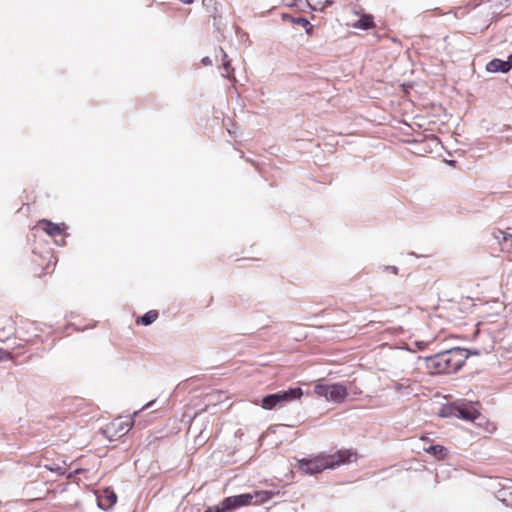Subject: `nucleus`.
Segmentation results:
<instances>
[{
    "instance_id": "obj_1",
    "label": "nucleus",
    "mask_w": 512,
    "mask_h": 512,
    "mask_svg": "<svg viewBox=\"0 0 512 512\" xmlns=\"http://www.w3.org/2000/svg\"><path fill=\"white\" fill-rule=\"evenodd\" d=\"M468 358L467 350L452 348L433 356L426 357L425 365L431 374L454 373L458 371Z\"/></svg>"
},
{
    "instance_id": "obj_2",
    "label": "nucleus",
    "mask_w": 512,
    "mask_h": 512,
    "mask_svg": "<svg viewBox=\"0 0 512 512\" xmlns=\"http://www.w3.org/2000/svg\"><path fill=\"white\" fill-rule=\"evenodd\" d=\"M356 460V455L350 450H339L334 454H320L313 458H303L298 461L299 469L313 475L322 472L327 468H334L341 464L350 463Z\"/></svg>"
},
{
    "instance_id": "obj_3",
    "label": "nucleus",
    "mask_w": 512,
    "mask_h": 512,
    "mask_svg": "<svg viewBox=\"0 0 512 512\" xmlns=\"http://www.w3.org/2000/svg\"><path fill=\"white\" fill-rule=\"evenodd\" d=\"M272 497L268 491H255L254 493H245L236 496H230L216 506H209L204 512H230L234 509L250 504H261Z\"/></svg>"
},
{
    "instance_id": "obj_4",
    "label": "nucleus",
    "mask_w": 512,
    "mask_h": 512,
    "mask_svg": "<svg viewBox=\"0 0 512 512\" xmlns=\"http://www.w3.org/2000/svg\"><path fill=\"white\" fill-rule=\"evenodd\" d=\"M314 393L317 396L324 397L327 401L334 403H342L348 396L346 386L341 383H318L314 387Z\"/></svg>"
},
{
    "instance_id": "obj_5",
    "label": "nucleus",
    "mask_w": 512,
    "mask_h": 512,
    "mask_svg": "<svg viewBox=\"0 0 512 512\" xmlns=\"http://www.w3.org/2000/svg\"><path fill=\"white\" fill-rule=\"evenodd\" d=\"M450 414L455 415L456 417L465 419V420H474L477 417L476 411L467 406V405H458L454 408L452 407H444L441 411V416L446 417Z\"/></svg>"
},
{
    "instance_id": "obj_6",
    "label": "nucleus",
    "mask_w": 512,
    "mask_h": 512,
    "mask_svg": "<svg viewBox=\"0 0 512 512\" xmlns=\"http://www.w3.org/2000/svg\"><path fill=\"white\" fill-rule=\"evenodd\" d=\"M133 420L126 418H118L112 421L109 425H107L106 431L111 433L112 436L120 437L125 435L132 427Z\"/></svg>"
},
{
    "instance_id": "obj_7",
    "label": "nucleus",
    "mask_w": 512,
    "mask_h": 512,
    "mask_svg": "<svg viewBox=\"0 0 512 512\" xmlns=\"http://www.w3.org/2000/svg\"><path fill=\"white\" fill-rule=\"evenodd\" d=\"M486 70L490 73H507L511 70V64L501 59H493L486 65Z\"/></svg>"
},
{
    "instance_id": "obj_8",
    "label": "nucleus",
    "mask_w": 512,
    "mask_h": 512,
    "mask_svg": "<svg viewBox=\"0 0 512 512\" xmlns=\"http://www.w3.org/2000/svg\"><path fill=\"white\" fill-rule=\"evenodd\" d=\"M38 225L51 237L62 234L64 230V225L55 224L46 219L39 221Z\"/></svg>"
},
{
    "instance_id": "obj_9",
    "label": "nucleus",
    "mask_w": 512,
    "mask_h": 512,
    "mask_svg": "<svg viewBox=\"0 0 512 512\" xmlns=\"http://www.w3.org/2000/svg\"><path fill=\"white\" fill-rule=\"evenodd\" d=\"M302 394L303 392L299 387L291 388L287 391H281L277 393L279 400L282 404L292 400L299 399L302 396Z\"/></svg>"
},
{
    "instance_id": "obj_10",
    "label": "nucleus",
    "mask_w": 512,
    "mask_h": 512,
    "mask_svg": "<svg viewBox=\"0 0 512 512\" xmlns=\"http://www.w3.org/2000/svg\"><path fill=\"white\" fill-rule=\"evenodd\" d=\"M393 387L401 395H410L414 392L412 382L409 379H402L401 381L395 382Z\"/></svg>"
},
{
    "instance_id": "obj_11",
    "label": "nucleus",
    "mask_w": 512,
    "mask_h": 512,
    "mask_svg": "<svg viewBox=\"0 0 512 512\" xmlns=\"http://www.w3.org/2000/svg\"><path fill=\"white\" fill-rule=\"evenodd\" d=\"M277 405H282V403L279 400V397L277 393L275 394H269L262 399V408L266 410H271Z\"/></svg>"
},
{
    "instance_id": "obj_12",
    "label": "nucleus",
    "mask_w": 512,
    "mask_h": 512,
    "mask_svg": "<svg viewBox=\"0 0 512 512\" xmlns=\"http://www.w3.org/2000/svg\"><path fill=\"white\" fill-rule=\"evenodd\" d=\"M158 318V312L156 310H150L145 313L141 318L137 320V323H141L145 326L152 324Z\"/></svg>"
},
{
    "instance_id": "obj_13",
    "label": "nucleus",
    "mask_w": 512,
    "mask_h": 512,
    "mask_svg": "<svg viewBox=\"0 0 512 512\" xmlns=\"http://www.w3.org/2000/svg\"><path fill=\"white\" fill-rule=\"evenodd\" d=\"M494 237H495V239L498 240V242L500 244L504 245L505 249H507L508 244L511 241L512 234L506 233V232H504L502 230H497L496 232H494Z\"/></svg>"
},
{
    "instance_id": "obj_14",
    "label": "nucleus",
    "mask_w": 512,
    "mask_h": 512,
    "mask_svg": "<svg viewBox=\"0 0 512 512\" xmlns=\"http://www.w3.org/2000/svg\"><path fill=\"white\" fill-rule=\"evenodd\" d=\"M373 26V18L370 15H364L362 16L355 24L354 27L360 28V29H368Z\"/></svg>"
},
{
    "instance_id": "obj_15",
    "label": "nucleus",
    "mask_w": 512,
    "mask_h": 512,
    "mask_svg": "<svg viewBox=\"0 0 512 512\" xmlns=\"http://www.w3.org/2000/svg\"><path fill=\"white\" fill-rule=\"evenodd\" d=\"M221 52L223 54V70L224 72L222 75L228 79H230L233 75L234 69L231 67L230 61L227 60V54L221 49Z\"/></svg>"
},
{
    "instance_id": "obj_16",
    "label": "nucleus",
    "mask_w": 512,
    "mask_h": 512,
    "mask_svg": "<svg viewBox=\"0 0 512 512\" xmlns=\"http://www.w3.org/2000/svg\"><path fill=\"white\" fill-rule=\"evenodd\" d=\"M426 451L429 453H433L438 458H443L447 452L446 448L440 445H432Z\"/></svg>"
},
{
    "instance_id": "obj_17",
    "label": "nucleus",
    "mask_w": 512,
    "mask_h": 512,
    "mask_svg": "<svg viewBox=\"0 0 512 512\" xmlns=\"http://www.w3.org/2000/svg\"><path fill=\"white\" fill-rule=\"evenodd\" d=\"M305 3L310 8L317 10L318 6L323 5L324 3H327V0H305Z\"/></svg>"
},
{
    "instance_id": "obj_18",
    "label": "nucleus",
    "mask_w": 512,
    "mask_h": 512,
    "mask_svg": "<svg viewBox=\"0 0 512 512\" xmlns=\"http://www.w3.org/2000/svg\"><path fill=\"white\" fill-rule=\"evenodd\" d=\"M296 23L301 25L302 27L308 29L311 26L310 22L306 18H298Z\"/></svg>"
},
{
    "instance_id": "obj_19",
    "label": "nucleus",
    "mask_w": 512,
    "mask_h": 512,
    "mask_svg": "<svg viewBox=\"0 0 512 512\" xmlns=\"http://www.w3.org/2000/svg\"><path fill=\"white\" fill-rule=\"evenodd\" d=\"M10 357V353L6 352L3 349H0V360L8 359Z\"/></svg>"
},
{
    "instance_id": "obj_20",
    "label": "nucleus",
    "mask_w": 512,
    "mask_h": 512,
    "mask_svg": "<svg viewBox=\"0 0 512 512\" xmlns=\"http://www.w3.org/2000/svg\"><path fill=\"white\" fill-rule=\"evenodd\" d=\"M107 499L110 501V504H114L116 502V495L111 492L109 495H107Z\"/></svg>"
},
{
    "instance_id": "obj_21",
    "label": "nucleus",
    "mask_w": 512,
    "mask_h": 512,
    "mask_svg": "<svg viewBox=\"0 0 512 512\" xmlns=\"http://www.w3.org/2000/svg\"><path fill=\"white\" fill-rule=\"evenodd\" d=\"M202 63L205 65V66H208V65H211L212 64V60L209 58V57H204L202 59Z\"/></svg>"
},
{
    "instance_id": "obj_22",
    "label": "nucleus",
    "mask_w": 512,
    "mask_h": 512,
    "mask_svg": "<svg viewBox=\"0 0 512 512\" xmlns=\"http://www.w3.org/2000/svg\"><path fill=\"white\" fill-rule=\"evenodd\" d=\"M387 269H389L394 274L398 273V268L396 266H388Z\"/></svg>"
},
{
    "instance_id": "obj_23",
    "label": "nucleus",
    "mask_w": 512,
    "mask_h": 512,
    "mask_svg": "<svg viewBox=\"0 0 512 512\" xmlns=\"http://www.w3.org/2000/svg\"><path fill=\"white\" fill-rule=\"evenodd\" d=\"M154 402H155V400H152V401L148 402V403L143 407V409H147V408L151 407V406L153 405V403H154Z\"/></svg>"
},
{
    "instance_id": "obj_24",
    "label": "nucleus",
    "mask_w": 512,
    "mask_h": 512,
    "mask_svg": "<svg viewBox=\"0 0 512 512\" xmlns=\"http://www.w3.org/2000/svg\"><path fill=\"white\" fill-rule=\"evenodd\" d=\"M181 2H183L184 4H191L193 2V0H180Z\"/></svg>"
},
{
    "instance_id": "obj_25",
    "label": "nucleus",
    "mask_w": 512,
    "mask_h": 512,
    "mask_svg": "<svg viewBox=\"0 0 512 512\" xmlns=\"http://www.w3.org/2000/svg\"><path fill=\"white\" fill-rule=\"evenodd\" d=\"M507 249L512 252V237H511L510 243L508 244Z\"/></svg>"
},
{
    "instance_id": "obj_26",
    "label": "nucleus",
    "mask_w": 512,
    "mask_h": 512,
    "mask_svg": "<svg viewBox=\"0 0 512 512\" xmlns=\"http://www.w3.org/2000/svg\"><path fill=\"white\" fill-rule=\"evenodd\" d=\"M506 61L511 64V68H512V54L508 57V60H506Z\"/></svg>"
}]
</instances>
